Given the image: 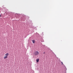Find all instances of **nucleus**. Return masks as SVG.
<instances>
[{"instance_id":"obj_3","label":"nucleus","mask_w":73,"mask_h":73,"mask_svg":"<svg viewBox=\"0 0 73 73\" xmlns=\"http://www.w3.org/2000/svg\"><path fill=\"white\" fill-rule=\"evenodd\" d=\"M32 42H33V44H34V43H35V40H32Z\"/></svg>"},{"instance_id":"obj_4","label":"nucleus","mask_w":73,"mask_h":73,"mask_svg":"<svg viewBox=\"0 0 73 73\" xmlns=\"http://www.w3.org/2000/svg\"><path fill=\"white\" fill-rule=\"evenodd\" d=\"M36 61L37 62H38L39 61V59H36Z\"/></svg>"},{"instance_id":"obj_1","label":"nucleus","mask_w":73,"mask_h":73,"mask_svg":"<svg viewBox=\"0 0 73 73\" xmlns=\"http://www.w3.org/2000/svg\"><path fill=\"white\" fill-rule=\"evenodd\" d=\"M5 56L4 57V59H6V58H8V56H9V53H7L5 54Z\"/></svg>"},{"instance_id":"obj_7","label":"nucleus","mask_w":73,"mask_h":73,"mask_svg":"<svg viewBox=\"0 0 73 73\" xmlns=\"http://www.w3.org/2000/svg\"><path fill=\"white\" fill-rule=\"evenodd\" d=\"M0 17H1V15H0Z\"/></svg>"},{"instance_id":"obj_2","label":"nucleus","mask_w":73,"mask_h":73,"mask_svg":"<svg viewBox=\"0 0 73 73\" xmlns=\"http://www.w3.org/2000/svg\"><path fill=\"white\" fill-rule=\"evenodd\" d=\"M39 54V52L37 51H36L34 53V54L35 55V56H37V55H38Z\"/></svg>"},{"instance_id":"obj_5","label":"nucleus","mask_w":73,"mask_h":73,"mask_svg":"<svg viewBox=\"0 0 73 73\" xmlns=\"http://www.w3.org/2000/svg\"><path fill=\"white\" fill-rule=\"evenodd\" d=\"M61 62L62 63V65H64V64H63L62 62Z\"/></svg>"},{"instance_id":"obj_6","label":"nucleus","mask_w":73,"mask_h":73,"mask_svg":"<svg viewBox=\"0 0 73 73\" xmlns=\"http://www.w3.org/2000/svg\"><path fill=\"white\" fill-rule=\"evenodd\" d=\"M43 54H45V52H44Z\"/></svg>"}]
</instances>
